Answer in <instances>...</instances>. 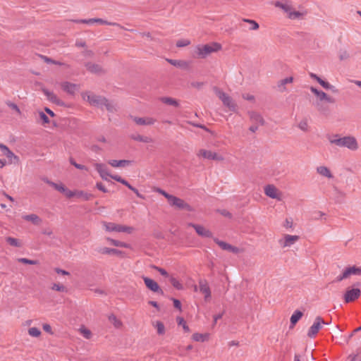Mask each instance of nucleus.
<instances>
[{
  "instance_id": "54",
  "label": "nucleus",
  "mask_w": 361,
  "mask_h": 361,
  "mask_svg": "<svg viewBox=\"0 0 361 361\" xmlns=\"http://www.w3.org/2000/svg\"><path fill=\"white\" fill-rule=\"evenodd\" d=\"M349 58V54L346 50H341L339 51V59L341 61L346 60Z\"/></svg>"
},
{
  "instance_id": "55",
  "label": "nucleus",
  "mask_w": 361,
  "mask_h": 361,
  "mask_svg": "<svg viewBox=\"0 0 361 361\" xmlns=\"http://www.w3.org/2000/svg\"><path fill=\"white\" fill-rule=\"evenodd\" d=\"M298 127L300 129H301L303 131H307L308 130V124L306 120L301 121L299 124Z\"/></svg>"
},
{
  "instance_id": "50",
  "label": "nucleus",
  "mask_w": 361,
  "mask_h": 361,
  "mask_svg": "<svg viewBox=\"0 0 361 361\" xmlns=\"http://www.w3.org/2000/svg\"><path fill=\"white\" fill-rule=\"evenodd\" d=\"M124 185L127 186L130 190H132L133 192H134L136 195L140 197V198H142V199H144V197L143 195H142L139 191L135 188H134L133 186H132L127 180H126V184H123Z\"/></svg>"
},
{
  "instance_id": "9",
  "label": "nucleus",
  "mask_w": 361,
  "mask_h": 361,
  "mask_svg": "<svg viewBox=\"0 0 361 361\" xmlns=\"http://www.w3.org/2000/svg\"><path fill=\"white\" fill-rule=\"evenodd\" d=\"M198 283L199 290L204 295V300H209L211 298V289L209 288L207 281L206 279H200Z\"/></svg>"
},
{
  "instance_id": "24",
  "label": "nucleus",
  "mask_w": 361,
  "mask_h": 361,
  "mask_svg": "<svg viewBox=\"0 0 361 361\" xmlns=\"http://www.w3.org/2000/svg\"><path fill=\"white\" fill-rule=\"evenodd\" d=\"M97 251L98 252L103 255H116L121 257H123L124 254V252L121 250L109 247H102L99 248Z\"/></svg>"
},
{
  "instance_id": "10",
  "label": "nucleus",
  "mask_w": 361,
  "mask_h": 361,
  "mask_svg": "<svg viewBox=\"0 0 361 361\" xmlns=\"http://www.w3.org/2000/svg\"><path fill=\"white\" fill-rule=\"evenodd\" d=\"M142 279H143L145 286H147V288L148 289H149L150 290H152L154 293H158L161 295H164L163 290H161V288L159 287V284L155 281H154L153 279H149L147 276H143Z\"/></svg>"
},
{
  "instance_id": "33",
  "label": "nucleus",
  "mask_w": 361,
  "mask_h": 361,
  "mask_svg": "<svg viewBox=\"0 0 361 361\" xmlns=\"http://www.w3.org/2000/svg\"><path fill=\"white\" fill-rule=\"evenodd\" d=\"M303 314L300 310H296L292 314L290 317V324L293 326L295 324L299 321V319L302 317Z\"/></svg>"
},
{
  "instance_id": "31",
  "label": "nucleus",
  "mask_w": 361,
  "mask_h": 361,
  "mask_svg": "<svg viewBox=\"0 0 361 361\" xmlns=\"http://www.w3.org/2000/svg\"><path fill=\"white\" fill-rule=\"evenodd\" d=\"M108 319L109 322L112 323L114 327H116V329H119L123 326L122 322L120 319H117L116 315L114 314H110L108 317Z\"/></svg>"
},
{
  "instance_id": "64",
  "label": "nucleus",
  "mask_w": 361,
  "mask_h": 361,
  "mask_svg": "<svg viewBox=\"0 0 361 361\" xmlns=\"http://www.w3.org/2000/svg\"><path fill=\"white\" fill-rule=\"evenodd\" d=\"M156 191L157 192H159V194L162 195L163 196H164L167 200H169L170 198V197L171 196V195L169 194L165 190H164L161 188H157L156 190Z\"/></svg>"
},
{
  "instance_id": "8",
  "label": "nucleus",
  "mask_w": 361,
  "mask_h": 361,
  "mask_svg": "<svg viewBox=\"0 0 361 361\" xmlns=\"http://www.w3.org/2000/svg\"><path fill=\"white\" fill-rule=\"evenodd\" d=\"M310 90L312 93H314L317 96V99L316 102H322L325 101L331 104L335 103V99L332 97L327 95V94H326L324 92L319 90L314 87H310Z\"/></svg>"
},
{
  "instance_id": "60",
  "label": "nucleus",
  "mask_w": 361,
  "mask_h": 361,
  "mask_svg": "<svg viewBox=\"0 0 361 361\" xmlns=\"http://www.w3.org/2000/svg\"><path fill=\"white\" fill-rule=\"evenodd\" d=\"M39 116L40 119L43 121L44 123H49V119L48 116L44 112L40 111L39 113Z\"/></svg>"
},
{
  "instance_id": "7",
  "label": "nucleus",
  "mask_w": 361,
  "mask_h": 361,
  "mask_svg": "<svg viewBox=\"0 0 361 361\" xmlns=\"http://www.w3.org/2000/svg\"><path fill=\"white\" fill-rule=\"evenodd\" d=\"M329 322H325L324 320L320 317L318 316L315 318L314 322L313 324L310 326L308 332L307 336L310 338L314 337L319 331L322 329V324H329Z\"/></svg>"
},
{
  "instance_id": "53",
  "label": "nucleus",
  "mask_w": 361,
  "mask_h": 361,
  "mask_svg": "<svg viewBox=\"0 0 361 361\" xmlns=\"http://www.w3.org/2000/svg\"><path fill=\"white\" fill-rule=\"evenodd\" d=\"M318 82L326 90H333L334 86L329 84L328 82L323 80L322 78L318 81Z\"/></svg>"
},
{
  "instance_id": "18",
  "label": "nucleus",
  "mask_w": 361,
  "mask_h": 361,
  "mask_svg": "<svg viewBox=\"0 0 361 361\" xmlns=\"http://www.w3.org/2000/svg\"><path fill=\"white\" fill-rule=\"evenodd\" d=\"M85 68H87V70L89 72H90L91 73L97 74V75H102V74L105 73V71L99 64L94 63L92 62H87L85 63Z\"/></svg>"
},
{
  "instance_id": "17",
  "label": "nucleus",
  "mask_w": 361,
  "mask_h": 361,
  "mask_svg": "<svg viewBox=\"0 0 361 361\" xmlns=\"http://www.w3.org/2000/svg\"><path fill=\"white\" fill-rule=\"evenodd\" d=\"M214 241L224 250H227L233 253H238L239 248L231 245L224 241L220 240L216 238H214Z\"/></svg>"
},
{
  "instance_id": "1",
  "label": "nucleus",
  "mask_w": 361,
  "mask_h": 361,
  "mask_svg": "<svg viewBox=\"0 0 361 361\" xmlns=\"http://www.w3.org/2000/svg\"><path fill=\"white\" fill-rule=\"evenodd\" d=\"M329 142L341 147H346L350 150L355 151L358 149V143L353 136H344L339 137L338 135H334L332 138H329Z\"/></svg>"
},
{
  "instance_id": "29",
  "label": "nucleus",
  "mask_w": 361,
  "mask_h": 361,
  "mask_svg": "<svg viewBox=\"0 0 361 361\" xmlns=\"http://www.w3.org/2000/svg\"><path fill=\"white\" fill-rule=\"evenodd\" d=\"M75 197L81 199L84 201H87L90 200L93 197V195L90 193H87L82 190H75Z\"/></svg>"
},
{
  "instance_id": "11",
  "label": "nucleus",
  "mask_w": 361,
  "mask_h": 361,
  "mask_svg": "<svg viewBox=\"0 0 361 361\" xmlns=\"http://www.w3.org/2000/svg\"><path fill=\"white\" fill-rule=\"evenodd\" d=\"M42 91L51 102L60 106H66L65 102L60 99L54 92H50L46 88H42Z\"/></svg>"
},
{
  "instance_id": "6",
  "label": "nucleus",
  "mask_w": 361,
  "mask_h": 361,
  "mask_svg": "<svg viewBox=\"0 0 361 361\" xmlns=\"http://www.w3.org/2000/svg\"><path fill=\"white\" fill-rule=\"evenodd\" d=\"M169 204L172 207H175L179 209H185L188 212L192 211V207L185 202L183 200L172 195L168 200Z\"/></svg>"
},
{
  "instance_id": "23",
  "label": "nucleus",
  "mask_w": 361,
  "mask_h": 361,
  "mask_svg": "<svg viewBox=\"0 0 361 361\" xmlns=\"http://www.w3.org/2000/svg\"><path fill=\"white\" fill-rule=\"evenodd\" d=\"M250 121L255 123L259 124L261 126H264L265 123L264 119L262 118L261 114L256 111H250L248 112Z\"/></svg>"
},
{
  "instance_id": "62",
  "label": "nucleus",
  "mask_w": 361,
  "mask_h": 361,
  "mask_svg": "<svg viewBox=\"0 0 361 361\" xmlns=\"http://www.w3.org/2000/svg\"><path fill=\"white\" fill-rule=\"evenodd\" d=\"M68 198H71V197H75V191H72V190H68V188H66V191H63V192Z\"/></svg>"
},
{
  "instance_id": "39",
  "label": "nucleus",
  "mask_w": 361,
  "mask_h": 361,
  "mask_svg": "<svg viewBox=\"0 0 361 361\" xmlns=\"http://www.w3.org/2000/svg\"><path fill=\"white\" fill-rule=\"evenodd\" d=\"M6 241L11 246L20 247L22 246L21 243L17 238L13 237H7L6 238Z\"/></svg>"
},
{
  "instance_id": "16",
  "label": "nucleus",
  "mask_w": 361,
  "mask_h": 361,
  "mask_svg": "<svg viewBox=\"0 0 361 361\" xmlns=\"http://www.w3.org/2000/svg\"><path fill=\"white\" fill-rule=\"evenodd\" d=\"M188 226L192 227L195 230L196 233L202 237H212V233L201 225L190 223L188 224Z\"/></svg>"
},
{
  "instance_id": "59",
  "label": "nucleus",
  "mask_w": 361,
  "mask_h": 361,
  "mask_svg": "<svg viewBox=\"0 0 361 361\" xmlns=\"http://www.w3.org/2000/svg\"><path fill=\"white\" fill-rule=\"evenodd\" d=\"M276 6L281 8L286 12H288L290 10V6L287 4H282L279 1H277Z\"/></svg>"
},
{
  "instance_id": "52",
  "label": "nucleus",
  "mask_w": 361,
  "mask_h": 361,
  "mask_svg": "<svg viewBox=\"0 0 361 361\" xmlns=\"http://www.w3.org/2000/svg\"><path fill=\"white\" fill-rule=\"evenodd\" d=\"M70 163L78 169L87 171V168L85 165L76 163L72 158L70 159Z\"/></svg>"
},
{
  "instance_id": "5",
  "label": "nucleus",
  "mask_w": 361,
  "mask_h": 361,
  "mask_svg": "<svg viewBox=\"0 0 361 361\" xmlns=\"http://www.w3.org/2000/svg\"><path fill=\"white\" fill-rule=\"evenodd\" d=\"M82 98L86 99L90 105L97 107H103V102H106V97L100 95H97L90 92H83L82 94Z\"/></svg>"
},
{
  "instance_id": "56",
  "label": "nucleus",
  "mask_w": 361,
  "mask_h": 361,
  "mask_svg": "<svg viewBox=\"0 0 361 361\" xmlns=\"http://www.w3.org/2000/svg\"><path fill=\"white\" fill-rule=\"evenodd\" d=\"M110 178L116 180L117 182L121 183L123 185L126 184V180L123 179V178H121V176H119L118 175H111Z\"/></svg>"
},
{
  "instance_id": "27",
  "label": "nucleus",
  "mask_w": 361,
  "mask_h": 361,
  "mask_svg": "<svg viewBox=\"0 0 361 361\" xmlns=\"http://www.w3.org/2000/svg\"><path fill=\"white\" fill-rule=\"evenodd\" d=\"M317 172L321 176L328 178H333L334 176L329 168L324 166H320L317 168Z\"/></svg>"
},
{
  "instance_id": "28",
  "label": "nucleus",
  "mask_w": 361,
  "mask_h": 361,
  "mask_svg": "<svg viewBox=\"0 0 361 361\" xmlns=\"http://www.w3.org/2000/svg\"><path fill=\"white\" fill-rule=\"evenodd\" d=\"M344 271L348 278L351 275H361V268L355 266L347 267Z\"/></svg>"
},
{
  "instance_id": "40",
  "label": "nucleus",
  "mask_w": 361,
  "mask_h": 361,
  "mask_svg": "<svg viewBox=\"0 0 361 361\" xmlns=\"http://www.w3.org/2000/svg\"><path fill=\"white\" fill-rule=\"evenodd\" d=\"M103 106H105L106 109L111 113L116 111L115 105L112 102H109L106 98V102H103Z\"/></svg>"
},
{
  "instance_id": "47",
  "label": "nucleus",
  "mask_w": 361,
  "mask_h": 361,
  "mask_svg": "<svg viewBox=\"0 0 361 361\" xmlns=\"http://www.w3.org/2000/svg\"><path fill=\"white\" fill-rule=\"evenodd\" d=\"M207 337V334H202L199 333H195L192 335V339L195 341H202L203 342L206 338Z\"/></svg>"
},
{
  "instance_id": "14",
  "label": "nucleus",
  "mask_w": 361,
  "mask_h": 361,
  "mask_svg": "<svg viewBox=\"0 0 361 361\" xmlns=\"http://www.w3.org/2000/svg\"><path fill=\"white\" fill-rule=\"evenodd\" d=\"M198 156H202L204 159H211V160H216V161H223L224 157L221 155L216 154V152H212L210 150L206 149H200Z\"/></svg>"
},
{
  "instance_id": "37",
  "label": "nucleus",
  "mask_w": 361,
  "mask_h": 361,
  "mask_svg": "<svg viewBox=\"0 0 361 361\" xmlns=\"http://www.w3.org/2000/svg\"><path fill=\"white\" fill-rule=\"evenodd\" d=\"M106 239L107 241H109L114 246L121 247H126V248L129 247V245L126 243H124V242L116 240H114V239H112V238H106Z\"/></svg>"
},
{
  "instance_id": "4",
  "label": "nucleus",
  "mask_w": 361,
  "mask_h": 361,
  "mask_svg": "<svg viewBox=\"0 0 361 361\" xmlns=\"http://www.w3.org/2000/svg\"><path fill=\"white\" fill-rule=\"evenodd\" d=\"M214 90L224 106L233 112L237 111V104L233 102L231 97L216 87H214Z\"/></svg>"
},
{
  "instance_id": "26",
  "label": "nucleus",
  "mask_w": 361,
  "mask_h": 361,
  "mask_svg": "<svg viewBox=\"0 0 361 361\" xmlns=\"http://www.w3.org/2000/svg\"><path fill=\"white\" fill-rule=\"evenodd\" d=\"M166 61L176 67L183 68V69H187L189 66V64L187 61H183V60H175V59H166Z\"/></svg>"
},
{
  "instance_id": "63",
  "label": "nucleus",
  "mask_w": 361,
  "mask_h": 361,
  "mask_svg": "<svg viewBox=\"0 0 361 361\" xmlns=\"http://www.w3.org/2000/svg\"><path fill=\"white\" fill-rule=\"evenodd\" d=\"M96 188L103 192H109V190L105 188L103 183L100 182L96 183Z\"/></svg>"
},
{
  "instance_id": "46",
  "label": "nucleus",
  "mask_w": 361,
  "mask_h": 361,
  "mask_svg": "<svg viewBox=\"0 0 361 361\" xmlns=\"http://www.w3.org/2000/svg\"><path fill=\"white\" fill-rule=\"evenodd\" d=\"M243 20L251 25V27H250V30H256L259 27V24L255 20L246 18H244Z\"/></svg>"
},
{
  "instance_id": "30",
  "label": "nucleus",
  "mask_w": 361,
  "mask_h": 361,
  "mask_svg": "<svg viewBox=\"0 0 361 361\" xmlns=\"http://www.w3.org/2000/svg\"><path fill=\"white\" fill-rule=\"evenodd\" d=\"M160 100L164 104H168V105H171V106H176V107H178L179 106L178 101L175 99H173V98H172V97H161Z\"/></svg>"
},
{
  "instance_id": "41",
  "label": "nucleus",
  "mask_w": 361,
  "mask_h": 361,
  "mask_svg": "<svg viewBox=\"0 0 361 361\" xmlns=\"http://www.w3.org/2000/svg\"><path fill=\"white\" fill-rule=\"evenodd\" d=\"M51 289L53 290L59 291V292H67L68 290L66 286L60 283H54L51 286Z\"/></svg>"
},
{
  "instance_id": "2",
  "label": "nucleus",
  "mask_w": 361,
  "mask_h": 361,
  "mask_svg": "<svg viewBox=\"0 0 361 361\" xmlns=\"http://www.w3.org/2000/svg\"><path fill=\"white\" fill-rule=\"evenodd\" d=\"M221 49V45L217 42L198 45L196 47V54L198 58L204 59L213 52H216Z\"/></svg>"
},
{
  "instance_id": "61",
  "label": "nucleus",
  "mask_w": 361,
  "mask_h": 361,
  "mask_svg": "<svg viewBox=\"0 0 361 361\" xmlns=\"http://www.w3.org/2000/svg\"><path fill=\"white\" fill-rule=\"evenodd\" d=\"M188 44H190V41L187 39L179 40L176 42V46L178 47H183L188 46Z\"/></svg>"
},
{
  "instance_id": "57",
  "label": "nucleus",
  "mask_w": 361,
  "mask_h": 361,
  "mask_svg": "<svg viewBox=\"0 0 361 361\" xmlns=\"http://www.w3.org/2000/svg\"><path fill=\"white\" fill-rule=\"evenodd\" d=\"M110 178L116 180L117 182L121 183L123 185L126 184V180L123 179V178H121V176H119L118 175H111Z\"/></svg>"
},
{
  "instance_id": "42",
  "label": "nucleus",
  "mask_w": 361,
  "mask_h": 361,
  "mask_svg": "<svg viewBox=\"0 0 361 361\" xmlns=\"http://www.w3.org/2000/svg\"><path fill=\"white\" fill-rule=\"evenodd\" d=\"M6 105L10 107L12 110L15 111L18 115H21V111L19 107L15 103L11 101L6 102Z\"/></svg>"
},
{
  "instance_id": "13",
  "label": "nucleus",
  "mask_w": 361,
  "mask_h": 361,
  "mask_svg": "<svg viewBox=\"0 0 361 361\" xmlns=\"http://www.w3.org/2000/svg\"><path fill=\"white\" fill-rule=\"evenodd\" d=\"M300 237L298 235H291L288 234H285L283 236V239H281L279 240V243L282 247H290L293 245L295 242L299 240Z\"/></svg>"
},
{
  "instance_id": "21",
  "label": "nucleus",
  "mask_w": 361,
  "mask_h": 361,
  "mask_svg": "<svg viewBox=\"0 0 361 361\" xmlns=\"http://www.w3.org/2000/svg\"><path fill=\"white\" fill-rule=\"evenodd\" d=\"M264 193L271 198L280 200V197L278 196V190L274 185H267L265 186Z\"/></svg>"
},
{
  "instance_id": "51",
  "label": "nucleus",
  "mask_w": 361,
  "mask_h": 361,
  "mask_svg": "<svg viewBox=\"0 0 361 361\" xmlns=\"http://www.w3.org/2000/svg\"><path fill=\"white\" fill-rule=\"evenodd\" d=\"M80 331L82 335L87 339H90L92 336V332L86 328H80Z\"/></svg>"
},
{
  "instance_id": "35",
  "label": "nucleus",
  "mask_w": 361,
  "mask_h": 361,
  "mask_svg": "<svg viewBox=\"0 0 361 361\" xmlns=\"http://www.w3.org/2000/svg\"><path fill=\"white\" fill-rule=\"evenodd\" d=\"M315 106L317 111L323 114H326L329 112L328 106L324 105L323 102H316Z\"/></svg>"
},
{
  "instance_id": "44",
  "label": "nucleus",
  "mask_w": 361,
  "mask_h": 361,
  "mask_svg": "<svg viewBox=\"0 0 361 361\" xmlns=\"http://www.w3.org/2000/svg\"><path fill=\"white\" fill-rule=\"evenodd\" d=\"M28 334L32 337H38L41 335V331L37 327H32L28 329Z\"/></svg>"
},
{
  "instance_id": "36",
  "label": "nucleus",
  "mask_w": 361,
  "mask_h": 361,
  "mask_svg": "<svg viewBox=\"0 0 361 361\" xmlns=\"http://www.w3.org/2000/svg\"><path fill=\"white\" fill-rule=\"evenodd\" d=\"M23 219L26 221H32L35 225H38L41 222L40 218L34 214L26 215Z\"/></svg>"
},
{
  "instance_id": "15",
  "label": "nucleus",
  "mask_w": 361,
  "mask_h": 361,
  "mask_svg": "<svg viewBox=\"0 0 361 361\" xmlns=\"http://www.w3.org/2000/svg\"><path fill=\"white\" fill-rule=\"evenodd\" d=\"M361 294V290L359 288H352L347 290L344 295V300L346 303L353 302L357 299Z\"/></svg>"
},
{
  "instance_id": "38",
  "label": "nucleus",
  "mask_w": 361,
  "mask_h": 361,
  "mask_svg": "<svg viewBox=\"0 0 361 361\" xmlns=\"http://www.w3.org/2000/svg\"><path fill=\"white\" fill-rule=\"evenodd\" d=\"M94 22L100 23V24H103V25L116 26V27H119L121 29H124L123 26H122L121 24H119L118 23L109 22V21H106V20H103L102 18H95Z\"/></svg>"
},
{
  "instance_id": "45",
  "label": "nucleus",
  "mask_w": 361,
  "mask_h": 361,
  "mask_svg": "<svg viewBox=\"0 0 361 361\" xmlns=\"http://www.w3.org/2000/svg\"><path fill=\"white\" fill-rule=\"evenodd\" d=\"M170 282L172 286L177 290H182L183 288V285L174 277H170Z\"/></svg>"
},
{
  "instance_id": "49",
  "label": "nucleus",
  "mask_w": 361,
  "mask_h": 361,
  "mask_svg": "<svg viewBox=\"0 0 361 361\" xmlns=\"http://www.w3.org/2000/svg\"><path fill=\"white\" fill-rule=\"evenodd\" d=\"M19 262L23 263V264H32V265H36L39 264V262L37 260H32L27 258H19L18 259Z\"/></svg>"
},
{
  "instance_id": "22",
  "label": "nucleus",
  "mask_w": 361,
  "mask_h": 361,
  "mask_svg": "<svg viewBox=\"0 0 361 361\" xmlns=\"http://www.w3.org/2000/svg\"><path fill=\"white\" fill-rule=\"evenodd\" d=\"M334 192V200L336 203L342 204L345 202V193L341 190H340L336 186L334 185L333 187Z\"/></svg>"
},
{
  "instance_id": "12",
  "label": "nucleus",
  "mask_w": 361,
  "mask_h": 361,
  "mask_svg": "<svg viewBox=\"0 0 361 361\" xmlns=\"http://www.w3.org/2000/svg\"><path fill=\"white\" fill-rule=\"evenodd\" d=\"M94 166L97 171L99 173L100 177L106 181L112 183L108 178L110 177L111 174L108 171L106 166L104 164L95 163Z\"/></svg>"
},
{
  "instance_id": "20",
  "label": "nucleus",
  "mask_w": 361,
  "mask_h": 361,
  "mask_svg": "<svg viewBox=\"0 0 361 361\" xmlns=\"http://www.w3.org/2000/svg\"><path fill=\"white\" fill-rule=\"evenodd\" d=\"M131 118L135 121V123L137 125L140 126H152L156 122V119L152 117H133L131 116Z\"/></svg>"
},
{
  "instance_id": "34",
  "label": "nucleus",
  "mask_w": 361,
  "mask_h": 361,
  "mask_svg": "<svg viewBox=\"0 0 361 361\" xmlns=\"http://www.w3.org/2000/svg\"><path fill=\"white\" fill-rule=\"evenodd\" d=\"M153 326L157 329V332L159 335H164L165 334V326L162 322L157 321L153 323Z\"/></svg>"
},
{
  "instance_id": "25",
  "label": "nucleus",
  "mask_w": 361,
  "mask_h": 361,
  "mask_svg": "<svg viewBox=\"0 0 361 361\" xmlns=\"http://www.w3.org/2000/svg\"><path fill=\"white\" fill-rule=\"evenodd\" d=\"M109 164H110L113 167H126L131 164L132 161L130 160H109L108 161Z\"/></svg>"
},
{
  "instance_id": "3",
  "label": "nucleus",
  "mask_w": 361,
  "mask_h": 361,
  "mask_svg": "<svg viewBox=\"0 0 361 361\" xmlns=\"http://www.w3.org/2000/svg\"><path fill=\"white\" fill-rule=\"evenodd\" d=\"M103 226L108 232H118L131 233L134 231V228L128 226L117 224L112 222H103Z\"/></svg>"
},
{
  "instance_id": "43",
  "label": "nucleus",
  "mask_w": 361,
  "mask_h": 361,
  "mask_svg": "<svg viewBox=\"0 0 361 361\" xmlns=\"http://www.w3.org/2000/svg\"><path fill=\"white\" fill-rule=\"evenodd\" d=\"M176 320H177L178 324L180 326H182L185 332L190 331V329H189L188 326L186 324V322L183 317H178Z\"/></svg>"
},
{
  "instance_id": "48",
  "label": "nucleus",
  "mask_w": 361,
  "mask_h": 361,
  "mask_svg": "<svg viewBox=\"0 0 361 361\" xmlns=\"http://www.w3.org/2000/svg\"><path fill=\"white\" fill-rule=\"evenodd\" d=\"M51 187L61 193H63V191H66V187L63 183H51Z\"/></svg>"
},
{
  "instance_id": "19",
  "label": "nucleus",
  "mask_w": 361,
  "mask_h": 361,
  "mask_svg": "<svg viewBox=\"0 0 361 361\" xmlns=\"http://www.w3.org/2000/svg\"><path fill=\"white\" fill-rule=\"evenodd\" d=\"M62 90L69 94L73 95L75 92L79 89V85L77 84L71 83L66 81L61 83Z\"/></svg>"
},
{
  "instance_id": "32",
  "label": "nucleus",
  "mask_w": 361,
  "mask_h": 361,
  "mask_svg": "<svg viewBox=\"0 0 361 361\" xmlns=\"http://www.w3.org/2000/svg\"><path fill=\"white\" fill-rule=\"evenodd\" d=\"M293 81V77H288L284 79L281 80L278 83V87L280 88L281 92H283L286 90L285 85L288 83H291Z\"/></svg>"
},
{
  "instance_id": "58",
  "label": "nucleus",
  "mask_w": 361,
  "mask_h": 361,
  "mask_svg": "<svg viewBox=\"0 0 361 361\" xmlns=\"http://www.w3.org/2000/svg\"><path fill=\"white\" fill-rule=\"evenodd\" d=\"M152 268L154 269L155 270L158 271L162 276H166V277L169 276L168 272L164 269L160 268V267L154 266V265L152 266Z\"/></svg>"
}]
</instances>
